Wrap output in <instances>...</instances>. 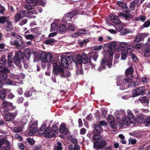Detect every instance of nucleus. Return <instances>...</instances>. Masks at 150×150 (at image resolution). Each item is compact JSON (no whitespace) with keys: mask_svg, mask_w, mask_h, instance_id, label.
I'll list each match as a JSON object with an SVG mask.
<instances>
[{"mask_svg":"<svg viewBox=\"0 0 150 150\" xmlns=\"http://www.w3.org/2000/svg\"><path fill=\"white\" fill-rule=\"evenodd\" d=\"M69 150H79V146L77 144H75L74 148H73L72 145H70L69 147Z\"/></svg>","mask_w":150,"mask_h":150,"instance_id":"obj_38","label":"nucleus"},{"mask_svg":"<svg viewBox=\"0 0 150 150\" xmlns=\"http://www.w3.org/2000/svg\"><path fill=\"white\" fill-rule=\"evenodd\" d=\"M10 44L11 45L15 46L16 47H18L20 46L19 42L16 40H11L10 41Z\"/></svg>","mask_w":150,"mask_h":150,"instance_id":"obj_34","label":"nucleus"},{"mask_svg":"<svg viewBox=\"0 0 150 150\" xmlns=\"http://www.w3.org/2000/svg\"><path fill=\"white\" fill-rule=\"evenodd\" d=\"M29 125L31 127L29 134L30 135L33 136L38 131L37 128L38 122L37 121H35L31 124H30Z\"/></svg>","mask_w":150,"mask_h":150,"instance_id":"obj_6","label":"nucleus"},{"mask_svg":"<svg viewBox=\"0 0 150 150\" xmlns=\"http://www.w3.org/2000/svg\"><path fill=\"white\" fill-rule=\"evenodd\" d=\"M144 55L145 57H148V60L149 61V57L150 56V48L145 50Z\"/></svg>","mask_w":150,"mask_h":150,"instance_id":"obj_47","label":"nucleus"},{"mask_svg":"<svg viewBox=\"0 0 150 150\" xmlns=\"http://www.w3.org/2000/svg\"><path fill=\"white\" fill-rule=\"evenodd\" d=\"M133 71L132 67H129L125 71V74L126 76L129 75H131Z\"/></svg>","mask_w":150,"mask_h":150,"instance_id":"obj_33","label":"nucleus"},{"mask_svg":"<svg viewBox=\"0 0 150 150\" xmlns=\"http://www.w3.org/2000/svg\"><path fill=\"white\" fill-rule=\"evenodd\" d=\"M66 59L67 60L68 59L69 60H68L69 62H71L73 61V57L69 53H67L66 55Z\"/></svg>","mask_w":150,"mask_h":150,"instance_id":"obj_42","label":"nucleus"},{"mask_svg":"<svg viewBox=\"0 0 150 150\" xmlns=\"http://www.w3.org/2000/svg\"><path fill=\"white\" fill-rule=\"evenodd\" d=\"M127 45V43L124 42H121L119 45L120 48L122 52L126 51Z\"/></svg>","mask_w":150,"mask_h":150,"instance_id":"obj_27","label":"nucleus"},{"mask_svg":"<svg viewBox=\"0 0 150 150\" xmlns=\"http://www.w3.org/2000/svg\"><path fill=\"white\" fill-rule=\"evenodd\" d=\"M127 54L126 51L122 52L121 59L123 60L125 59L127 57Z\"/></svg>","mask_w":150,"mask_h":150,"instance_id":"obj_54","label":"nucleus"},{"mask_svg":"<svg viewBox=\"0 0 150 150\" xmlns=\"http://www.w3.org/2000/svg\"><path fill=\"white\" fill-rule=\"evenodd\" d=\"M144 91L145 87L144 86L137 88L133 91V96L134 97L141 95L144 93Z\"/></svg>","mask_w":150,"mask_h":150,"instance_id":"obj_10","label":"nucleus"},{"mask_svg":"<svg viewBox=\"0 0 150 150\" xmlns=\"http://www.w3.org/2000/svg\"><path fill=\"white\" fill-rule=\"evenodd\" d=\"M61 62L62 65L65 67H67L69 65L68 60L67 59L64 55L61 56Z\"/></svg>","mask_w":150,"mask_h":150,"instance_id":"obj_16","label":"nucleus"},{"mask_svg":"<svg viewBox=\"0 0 150 150\" xmlns=\"http://www.w3.org/2000/svg\"><path fill=\"white\" fill-rule=\"evenodd\" d=\"M59 30L61 32H64L66 31V28L64 25L61 24L59 26Z\"/></svg>","mask_w":150,"mask_h":150,"instance_id":"obj_41","label":"nucleus"},{"mask_svg":"<svg viewBox=\"0 0 150 150\" xmlns=\"http://www.w3.org/2000/svg\"><path fill=\"white\" fill-rule=\"evenodd\" d=\"M24 53L26 59L28 60L29 59L31 55L30 50L29 49H25L24 50Z\"/></svg>","mask_w":150,"mask_h":150,"instance_id":"obj_22","label":"nucleus"},{"mask_svg":"<svg viewBox=\"0 0 150 150\" xmlns=\"http://www.w3.org/2000/svg\"><path fill=\"white\" fill-rule=\"evenodd\" d=\"M114 25L116 29L119 31H121L123 29V26L120 20L115 23Z\"/></svg>","mask_w":150,"mask_h":150,"instance_id":"obj_19","label":"nucleus"},{"mask_svg":"<svg viewBox=\"0 0 150 150\" xmlns=\"http://www.w3.org/2000/svg\"><path fill=\"white\" fill-rule=\"evenodd\" d=\"M58 29L57 25L55 23H52L51 25V31H55Z\"/></svg>","mask_w":150,"mask_h":150,"instance_id":"obj_40","label":"nucleus"},{"mask_svg":"<svg viewBox=\"0 0 150 150\" xmlns=\"http://www.w3.org/2000/svg\"><path fill=\"white\" fill-rule=\"evenodd\" d=\"M8 17L5 16H2L0 17V23H4L8 21L7 20L8 18Z\"/></svg>","mask_w":150,"mask_h":150,"instance_id":"obj_31","label":"nucleus"},{"mask_svg":"<svg viewBox=\"0 0 150 150\" xmlns=\"http://www.w3.org/2000/svg\"><path fill=\"white\" fill-rule=\"evenodd\" d=\"M106 144V143L104 140H98L94 143V148L96 150L102 148Z\"/></svg>","mask_w":150,"mask_h":150,"instance_id":"obj_7","label":"nucleus"},{"mask_svg":"<svg viewBox=\"0 0 150 150\" xmlns=\"http://www.w3.org/2000/svg\"><path fill=\"white\" fill-rule=\"evenodd\" d=\"M5 10V8L4 7L0 5V14L3 15Z\"/></svg>","mask_w":150,"mask_h":150,"instance_id":"obj_59","label":"nucleus"},{"mask_svg":"<svg viewBox=\"0 0 150 150\" xmlns=\"http://www.w3.org/2000/svg\"><path fill=\"white\" fill-rule=\"evenodd\" d=\"M137 142V140L134 139L130 138L129 139V143L132 144H134Z\"/></svg>","mask_w":150,"mask_h":150,"instance_id":"obj_55","label":"nucleus"},{"mask_svg":"<svg viewBox=\"0 0 150 150\" xmlns=\"http://www.w3.org/2000/svg\"><path fill=\"white\" fill-rule=\"evenodd\" d=\"M75 29H76V26H75L71 24H70L68 28V29L69 31H74Z\"/></svg>","mask_w":150,"mask_h":150,"instance_id":"obj_46","label":"nucleus"},{"mask_svg":"<svg viewBox=\"0 0 150 150\" xmlns=\"http://www.w3.org/2000/svg\"><path fill=\"white\" fill-rule=\"evenodd\" d=\"M131 79V81L129 83H130L128 85L129 87V86L130 87L131 86H137L138 85L139 83L137 81H134L131 82L132 80L131 79Z\"/></svg>","mask_w":150,"mask_h":150,"instance_id":"obj_48","label":"nucleus"},{"mask_svg":"<svg viewBox=\"0 0 150 150\" xmlns=\"http://www.w3.org/2000/svg\"><path fill=\"white\" fill-rule=\"evenodd\" d=\"M134 46V45L132 43H130L127 46L126 51L127 54H130L132 52Z\"/></svg>","mask_w":150,"mask_h":150,"instance_id":"obj_25","label":"nucleus"},{"mask_svg":"<svg viewBox=\"0 0 150 150\" xmlns=\"http://www.w3.org/2000/svg\"><path fill=\"white\" fill-rule=\"evenodd\" d=\"M91 57L95 61H96L97 58L98 57V54L94 52H92L91 54Z\"/></svg>","mask_w":150,"mask_h":150,"instance_id":"obj_52","label":"nucleus"},{"mask_svg":"<svg viewBox=\"0 0 150 150\" xmlns=\"http://www.w3.org/2000/svg\"><path fill=\"white\" fill-rule=\"evenodd\" d=\"M2 107L4 108L8 107L12 105V104L6 100H4L2 104Z\"/></svg>","mask_w":150,"mask_h":150,"instance_id":"obj_28","label":"nucleus"},{"mask_svg":"<svg viewBox=\"0 0 150 150\" xmlns=\"http://www.w3.org/2000/svg\"><path fill=\"white\" fill-rule=\"evenodd\" d=\"M37 0H27V1L29 3L32 4L33 6H37L38 4L35 3Z\"/></svg>","mask_w":150,"mask_h":150,"instance_id":"obj_51","label":"nucleus"},{"mask_svg":"<svg viewBox=\"0 0 150 150\" xmlns=\"http://www.w3.org/2000/svg\"><path fill=\"white\" fill-rule=\"evenodd\" d=\"M150 25V20H149L147 21L143 25L141 26L142 29L144 28L148 27Z\"/></svg>","mask_w":150,"mask_h":150,"instance_id":"obj_43","label":"nucleus"},{"mask_svg":"<svg viewBox=\"0 0 150 150\" xmlns=\"http://www.w3.org/2000/svg\"><path fill=\"white\" fill-rule=\"evenodd\" d=\"M6 83L8 85H11L13 86H18L19 85L18 82H16L15 81H11L10 79H7L5 80V81Z\"/></svg>","mask_w":150,"mask_h":150,"instance_id":"obj_21","label":"nucleus"},{"mask_svg":"<svg viewBox=\"0 0 150 150\" xmlns=\"http://www.w3.org/2000/svg\"><path fill=\"white\" fill-rule=\"evenodd\" d=\"M12 62V59L9 60V59H8V60L5 61V62L4 63V65L6 67H10L11 65Z\"/></svg>","mask_w":150,"mask_h":150,"instance_id":"obj_36","label":"nucleus"},{"mask_svg":"<svg viewBox=\"0 0 150 150\" xmlns=\"http://www.w3.org/2000/svg\"><path fill=\"white\" fill-rule=\"evenodd\" d=\"M17 114V112H14L13 113H8L5 115V117L7 121H9L13 119Z\"/></svg>","mask_w":150,"mask_h":150,"instance_id":"obj_13","label":"nucleus"},{"mask_svg":"<svg viewBox=\"0 0 150 150\" xmlns=\"http://www.w3.org/2000/svg\"><path fill=\"white\" fill-rule=\"evenodd\" d=\"M6 90L4 89L0 91V98L2 100H3L6 97Z\"/></svg>","mask_w":150,"mask_h":150,"instance_id":"obj_32","label":"nucleus"},{"mask_svg":"<svg viewBox=\"0 0 150 150\" xmlns=\"http://www.w3.org/2000/svg\"><path fill=\"white\" fill-rule=\"evenodd\" d=\"M131 79H124L121 77L117 79V86H125L126 84L130 82Z\"/></svg>","mask_w":150,"mask_h":150,"instance_id":"obj_8","label":"nucleus"},{"mask_svg":"<svg viewBox=\"0 0 150 150\" xmlns=\"http://www.w3.org/2000/svg\"><path fill=\"white\" fill-rule=\"evenodd\" d=\"M36 2L41 5L44 6L46 3V0H37Z\"/></svg>","mask_w":150,"mask_h":150,"instance_id":"obj_60","label":"nucleus"},{"mask_svg":"<svg viewBox=\"0 0 150 150\" xmlns=\"http://www.w3.org/2000/svg\"><path fill=\"white\" fill-rule=\"evenodd\" d=\"M146 17L144 16L141 15L136 18L135 19L137 21L141 20L142 21H144L146 19Z\"/></svg>","mask_w":150,"mask_h":150,"instance_id":"obj_44","label":"nucleus"},{"mask_svg":"<svg viewBox=\"0 0 150 150\" xmlns=\"http://www.w3.org/2000/svg\"><path fill=\"white\" fill-rule=\"evenodd\" d=\"M34 38V36L31 34L28 35L26 36L25 38L26 39L28 40H31L33 39Z\"/></svg>","mask_w":150,"mask_h":150,"instance_id":"obj_62","label":"nucleus"},{"mask_svg":"<svg viewBox=\"0 0 150 150\" xmlns=\"http://www.w3.org/2000/svg\"><path fill=\"white\" fill-rule=\"evenodd\" d=\"M79 31L80 35L86 34L88 33L87 30H86L80 29Z\"/></svg>","mask_w":150,"mask_h":150,"instance_id":"obj_63","label":"nucleus"},{"mask_svg":"<svg viewBox=\"0 0 150 150\" xmlns=\"http://www.w3.org/2000/svg\"><path fill=\"white\" fill-rule=\"evenodd\" d=\"M58 130V128L56 125L53 126L52 127L51 130H50V128L47 127L46 128L44 134L45 137L46 138L54 137L57 134Z\"/></svg>","mask_w":150,"mask_h":150,"instance_id":"obj_2","label":"nucleus"},{"mask_svg":"<svg viewBox=\"0 0 150 150\" xmlns=\"http://www.w3.org/2000/svg\"><path fill=\"white\" fill-rule=\"evenodd\" d=\"M4 64L2 63H0V71H2L3 72L8 73L9 72V70L6 67L5 68Z\"/></svg>","mask_w":150,"mask_h":150,"instance_id":"obj_29","label":"nucleus"},{"mask_svg":"<svg viewBox=\"0 0 150 150\" xmlns=\"http://www.w3.org/2000/svg\"><path fill=\"white\" fill-rule=\"evenodd\" d=\"M99 124L100 126H106L107 125L108 123L105 121H101L99 122Z\"/></svg>","mask_w":150,"mask_h":150,"instance_id":"obj_58","label":"nucleus"},{"mask_svg":"<svg viewBox=\"0 0 150 150\" xmlns=\"http://www.w3.org/2000/svg\"><path fill=\"white\" fill-rule=\"evenodd\" d=\"M9 149L10 147L8 142H7L5 145L0 148V150H9Z\"/></svg>","mask_w":150,"mask_h":150,"instance_id":"obj_35","label":"nucleus"},{"mask_svg":"<svg viewBox=\"0 0 150 150\" xmlns=\"http://www.w3.org/2000/svg\"><path fill=\"white\" fill-rule=\"evenodd\" d=\"M25 7L29 11H27L28 12L26 14L28 15V14H36L37 12L35 10V9L33 8L32 6L31 5H26Z\"/></svg>","mask_w":150,"mask_h":150,"instance_id":"obj_17","label":"nucleus"},{"mask_svg":"<svg viewBox=\"0 0 150 150\" xmlns=\"http://www.w3.org/2000/svg\"><path fill=\"white\" fill-rule=\"evenodd\" d=\"M55 40L53 38H51L46 40L45 42L46 44H51L55 42Z\"/></svg>","mask_w":150,"mask_h":150,"instance_id":"obj_45","label":"nucleus"},{"mask_svg":"<svg viewBox=\"0 0 150 150\" xmlns=\"http://www.w3.org/2000/svg\"><path fill=\"white\" fill-rule=\"evenodd\" d=\"M137 122L140 123H144V119L142 117H138L137 118Z\"/></svg>","mask_w":150,"mask_h":150,"instance_id":"obj_56","label":"nucleus"},{"mask_svg":"<svg viewBox=\"0 0 150 150\" xmlns=\"http://www.w3.org/2000/svg\"><path fill=\"white\" fill-rule=\"evenodd\" d=\"M119 16L120 17L124 18L126 19H127L129 17L128 14H125L121 12L119 13Z\"/></svg>","mask_w":150,"mask_h":150,"instance_id":"obj_53","label":"nucleus"},{"mask_svg":"<svg viewBox=\"0 0 150 150\" xmlns=\"http://www.w3.org/2000/svg\"><path fill=\"white\" fill-rule=\"evenodd\" d=\"M15 56H16L17 58L22 59L23 57V53L20 51H18L16 52Z\"/></svg>","mask_w":150,"mask_h":150,"instance_id":"obj_37","label":"nucleus"},{"mask_svg":"<svg viewBox=\"0 0 150 150\" xmlns=\"http://www.w3.org/2000/svg\"><path fill=\"white\" fill-rule=\"evenodd\" d=\"M13 130L15 132H20L23 130V127L21 126H17L14 127L13 128Z\"/></svg>","mask_w":150,"mask_h":150,"instance_id":"obj_39","label":"nucleus"},{"mask_svg":"<svg viewBox=\"0 0 150 150\" xmlns=\"http://www.w3.org/2000/svg\"><path fill=\"white\" fill-rule=\"evenodd\" d=\"M2 73L0 72V78L2 80H4L6 79L7 75L6 72Z\"/></svg>","mask_w":150,"mask_h":150,"instance_id":"obj_49","label":"nucleus"},{"mask_svg":"<svg viewBox=\"0 0 150 150\" xmlns=\"http://www.w3.org/2000/svg\"><path fill=\"white\" fill-rule=\"evenodd\" d=\"M77 14V11H75L72 13L66 14L64 18L66 21H69L74 16L76 15Z\"/></svg>","mask_w":150,"mask_h":150,"instance_id":"obj_15","label":"nucleus"},{"mask_svg":"<svg viewBox=\"0 0 150 150\" xmlns=\"http://www.w3.org/2000/svg\"><path fill=\"white\" fill-rule=\"evenodd\" d=\"M54 150H62V144L60 142H58L54 145Z\"/></svg>","mask_w":150,"mask_h":150,"instance_id":"obj_30","label":"nucleus"},{"mask_svg":"<svg viewBox=\"0 0 150 150\" xmlns=\"http://www.w3.org/2000/svg\"><path fill=\"white\" fill-rule=\"evenodd\" d=\"M41 60L43 62L49 63L51 62L52 59V54L49 52L46 53L42 52L41 53Z\"/></svg>","mask_w":150,"mask_h":150,"instance_id":"obj_4","label":"nucleus"},{"mask_svg":"<svg viewBox=\"0 0 150 150\" xmlns=\"http://www.w3.org/2000/svg\"><path fill=\"white\" fill-rule=\"evenodd\" d=\"M148 35V34L146 33H139L136 36L134 41L136 42H140Z\"/></svg>","mask_w":150,"mask_h":150,"instance_id":"obj_14","label":"nucleus"},{"mask_svg":"<svg viewBox=\"0 0 150 150\" xmlns=\"http://www.w3.org/2000/svg\"><path fill=\"white\" fill-rule=\"evenodd\" d=\"M28 12L25 11H21L17 13V14L15 15V19L16 22L18 21L21 19L24 16H27L28 15L26 14V13Z\"/></svg>","mask_w":150,"mask_h":150,"instance_id":"obj_9","label":"nucleus"},{"mask_svg":"<svg viewBox=\"0 0 150 150\" xmlns=\"http://www.w3.org/2000/svg\"><path fill=\"white\" fill-rule=\"evenodd\" d=\"M53 72L56 75H60L62 77H67L70 75L68 70H64L62 67H59L57 64L54 62L52 63Z\"/></svg>","mask_w":150,"mask_h":150,"instance_id":"obj_1","label":"nucleus"},{"mask_svg":"<svg viewBox=\"0 0 150 150\" xmlns=\"http://www.w3.org/2000/svg\"><path fill=\"white\" fill-rule=\"evenodd\" d=\"M88 61V57L87 54L83 53L81 54L77 55L76 60L75 61L76 63L81 64H85Z\"/></svg>","mask_w":150,"mask_h":150,"instance_id":"obj_3","label":"nucleus"},{"mask_svg":"<svg viewBox=\"0 0 150 150\" xmlns=\"http://www.w3.org/2000/svg\"><path fill=\"white\" fill-rule=\"evenodd\" d=\"M131 117H128L124 116L123 117L122 121V125H125L126 126L129 125L130 124H134L135 122V118H133L130 116Z\"/></svg>","mask_w":150,"mask_h":150,"instance_id":"obj_5","label":"nucleus"},{"mask_svg":"<svg viewBox=\"0 0 150 150\" xmlns=\"http://www.w3.org/2000/svg\"><path fill=\"white\" fill-rule=\"evenodd\" d=\"M108 121L111 128L115 129L116 127V124L115 121V119L112 115H109L107 118Z\"/></svg>","mask_w":150,"mask_h":150,"instance_id":"obj_11","label":"nucleus"},{"mask_svg":"<svg viewBox=\"0 0 150 150\" xmlns=\"http://www.w3.org/2000/svg\"><path fill=\"white\" fill-rule=\"evenodd\" d=\"M144 123L146 126H148L150 124V117L145 120H144Z\"/></svg>","mask_w":150,"mask_h":150,"instance_id":"obj_57","label":"nucleus"},{"mask_svg":"<svg viewBox=\"0 0 150 150\" xmlns=\"http://www.w3.org/2000/svg\"><path fill=\"white\" fill-rule=\"evenodd\" d=\"M45 128L46 125L45 124H43L40 127L38 132L39 134L40 135H42L44 134L46 129Z\"/></svg>","mask_w":150,"mask_h":150,"instance_id":"obj_24","label":"nucleus"},{"mask_svg":"<svg viewBox=\"0 0 150 150\" xmlns=\"http://www.w3.org/2000/svg\"><path fill=\"white\" fill-rule=\"evenodd\" d=\"M27 19L26 18H25L21 22L19 23V25H22L25 24L27 23Z\"/></svg>","mask_w":150,"mask_h":150,"instance_id":"obj_64","label":"nucleus"},{"mask_svg":"<svg viewBox=\"0 0 150 150\" xmlns=\"http://www.w3.org/2000/svg\"><path fill=\"white\" fill-rule=\"evenodd\" d=\"M110 18L111 21L113 23H115L120 21L117 16L114 14H111Z\"/></svg>","mask_w":150,"mask_h":150,"instance_id":"obj_23","label":"nucleus"},{"mask_svg":"<svg viewBox=\"0 0 150 150\" xmlns=\"http://www.w3.org/2000/svg\"><path fill=\"white\" fill-rule=\"evenodd\" d=\"M94 132H101L103 131V129L101 126L95 124L94 125Z\"/></svg>","mask_w":150,"mask_h":150,"instance_id":"obj_26","label":"nucleus"},{"mask_svg":"<svg viewBox=\"0 0 150 150\" xmlns=\"http://www.w3.org/2000/svg\"><path fill=\"white\" fill-rule=\"evenodd\" d=\"M115 45V43H112L108 45L107 51L109 52L110 55L112 56L114 52Z\"/></svg>","mask_w":150,"mask_h":150,"instance_id":"obj_12","label":"nucleus"},{"mask_svg":"<svg viewBox=\"0 0 150 150\" xmlns=\"http://www.w3.org/2000/svg\"><path fill=\"white\" fill-rule=\"evenodd\" d=\"M22 59L17 58L16 56H15L14 58V62L16 65L19 64L20 63L21 60Z\"/></svg>","mask_w":150,"mask_h":150,"instance_id":"obj_50","label":"nucleus"},{"mask_svg":"<svg viewBox=\"0 0 150 150\" xmlns=\"http://www.w3.org/2000/svg\"><path fill=\"white\" fill-rule=\"evenodd\" d=\"M13 28V25L12 22L10 21H7V25L4 27L5 30L7 31H11Z\"/></svg>","mask_w":150,"mask_h":150,"instance_id":"obj_18","label":"nucleus"},{"mask_svg":"<svg viewBox=\"0 0 150 150\" xmlns=\"http://www.w3.org/2000/svg\"><path fill=\"white\" fill-rule=\"evenodd\" d=\"M59 131L61 133L64 134H67L68 132V129L65 128V125L64 123H61L59 128Z\"/></svg>","mask_w":150,"mask_h":150,"instance_id":"obj_20","label":"nucleus"},{"mask_svg":"<svg viewBox=\"0 0 150 150\" xmlns=\"http://www.w3.org/2000/svg\"><path fill=\"white\" fill-rule=\"evenodd\" d=\"M28 142L31 145L33 144H34L35 141L32 138H28L27 139Z\"/></svg>","mask_w":150,"mask_h":150,"instance_id":"obj_61","label":"nucleus"}]
</instances>
